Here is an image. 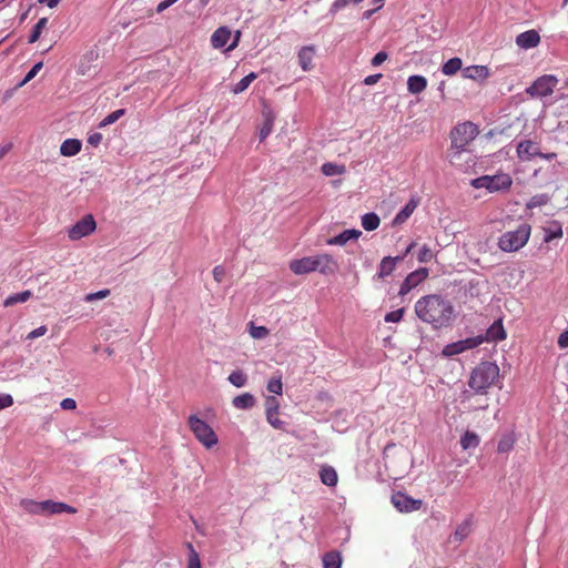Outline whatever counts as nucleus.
I'll return each mask as SVG.
<instances>
[{
	"mask_svg": "<svg viewBox=\"0 0 568 568\" xmlns=\"http://www.w3.org/2000/svg\"><path fill=\"white\" fill-rule=\"evenodd\" d=\"M231 36V30L227 27L217 28L211 37L212 47L214 49L224 48L227 44Z\"/></svg>",
	"mask_w": 568,
	"mask_h": 568,
	"instance_id": "nucleus-23",
	"label": "nucleus"
},
{
	"mask_svg": "<svg viewBox=\"0 0 568 568\" xmlns=\"http://www.w3.org/2000/svg\"><path fill=\"white\" fill-rule=\"evenodd\" d=\"M499 376V367L493 362H481L471 372L468 386L476 394H486Z\"/></svg>",
	"mask_w": 568,
	"mask_h": 568,
	"instance_id": "nucleus-2",
	"label": "nucleus"
},
{
	"mask_svg": "<svg viewBox=\"0 0 568 568\" xmlns=\"http://www.w3.org/2000/svg\"><path fill=\"white\" fill-rule=\"evenodd\" d=\"M266 388L272 394L282 395V393H283V384H282L281 376L280 377L271 378L268 381V383H267Z\"/></svg>",
	"mask_w": 568,
	"mask_h": 568,
	"instance_id": "nucleus-45",
	"label": "nucleus"
},
{
	"mask_svg": "<svg viewBox=\"0 0 568 568\" xmlns=\"http://www.w3.org/2000/svg\"><path fill=\"white\" fill-rule=\"evenodd\" d=\"M471 531V520L470 518L465 519L462 524H459L456 530L453 534L454 541L462 542L465 540Z\"/></svg>",
	"mask_w": 568,
	"mask_h": 568,
	"instance_id": "nucleus-30",
	"label": "nucleus"
},
{
	"mask_svg": "<svg viewBox=\"0 0 568 568\" xmlns=\"http://www.w3.org/2000/svg\"><path fill=\"white\" fill-rule=\"evenodd\" d=\"M13 405V397L10 394H0V410Z\"/></svg>",
	"mask_w": 568,
	"mask_h": 568,
	"instance_id": "nucleus-53",
	"label": "nucleus"
},
{
	"mask_svg": "<svg viewBox=\"0 0 568 568\" xmlns=\"http://www.w3.org/2000/svg\"><path fill=\"white\" fill-rule=\"evenodd\" d=\"M557 344L560 348H567L568 347V329L562 332L557 341Z\"/></svg>",
	"mask_w": 568,
	"mask_h": 568,
	"instance_id": "nucleus-59",
	"label": "nucleus"
},
{
	"mask_svg": "<svg viewBox=\"0 0 568 568\" xmlns=\"http://www.w3.org/2000/svg\"><path fill=\"white\" fill-rule=\"evenodd\" d=\"M82 142L78 139H67L60 146V153L63 156H73L81 151Z\"/></svg>",
	"mask_w": 568,
	"mask_h": 568,
	"instance_id": "nucleus-25",
	"label": "nucleus"
},
{
	"mask_svg": "<svg viewBox=\"0 0 568 568\" xmlns=\"http://www.w3.org/2000/svg\"><path fill=\"white\" fill-rule=\"evenodd\" d=\"M109 294H110L109 290H101L95 293L88 294L85 297V301L92 302V301H97V300H102V298L109 296Z\"/></svg>",
	"mask_w": 568,
	"mask_h": 568,
	"instance_id": "nucleus-52",
	"label": "nucleus"
},
{
	"mask_svg": "<svg viewBox=\"0 0 568 568\" xmlns=\"http://www.w3.org/2000/svg\"><path fill=\"white\" fill-rule=\"evenodd\" d=\"M314 261L316 271L323 275H332L338 271V263L331 254H317Z\"/></svg>",
	"mask_w": 568,
	"mask_h": 568,
	"instance_id": "nucleus-12",
	"label": "nucleus"
},
{
	"mask_svg": "<svg viewBox=\"0 0 568 568\" xmlns=\"http://www.w3.org/2000/svg\"><path fill=\"white\" fill-rule=\"evenodd\" d=\"M481 344H483L481 337H477V336L467 337L465 339H460V341L445 345L442 351V355L444 357H452V356L462 354L468 349L476 348Z\"/></svg>",
	"mask_w": 568,
	"mask_h": 568,
	"instance_id": "nucleus-8",
	"label": "nucleus"
},
{
	"mask_svg": "<svg viewBox=\"0 0 568 568\" xmlns=\"http://www.w3.org/2000/svg\"><path fill=\"white\" fill-rule=\"evenodd\" d=\"M187 424L196 439L206 448H211L217 443V436L212 427L206 422L200 419L196 415H191Z\"/></svg>",
	"mask_w": 568,
	"mask_h": 568,
	"instance_id": "nucleus-6",
	"label": "nucleus"
},
{
	"mask_svg": "<svg viewBox=\"0 0 568 568\" xmlns=\"http://www.w3.org/2000/svg\"><path fill=\"white\" fill-rule=\"evenodd\" d=\"M313 55H314L313 47H303L298 51V62L304 71H307L312 68Z\"/></svg>",
	"mask_w": 568,
	"mask_h": 568,
	"instance_id": "nucleus-29",
	"label": "nucleus"
},
{
	"mask_svg": "<svg viewBox=\"0 0 568 568\" xmlns=\"http://www.w3.org/2000/svg\"><path fill=\"white\" fill-rule=\"evenodd\" d=\"M549 201H550V196L548 194H546V193L536 194L528 201V203L526 204V207L531 210L535 207L546 205Z\"/></svg>",
	"mask_w": 568,
	"mask_h": 568,
	"instance_id": "nucleus-41",
	"label": "nucleus"
},
{
	"mask_svg": "<svg viewBox=\"0 0 568 568\" xmlns=\"http://www.w3.org/2000/svg\"><path fill=\"white\" fill-rule=\"evenodd\" d=\"M404 313H405V308L404 307L398 308L396 311H392V312H389V313H387L385 315V322H387V323H397V322H399L403 318Z\"/></svg>",
	"mask_w": 568,
	"mask_h": 568,
	"instance_id": "nucleus-47",
	"label": "nucleus"
},
{
	"mask_svg": "<svg viewBox=\"0 0 568 568\" xmlns=\"http://www.w3.org/2000/svg\"><path fill=\"white\" fill-rule=\"evenodd\" d=\"M11 149V144L3 145L0 149V159Z\"/></svg>",
	"mask_w": 568,
	"mask_h": 568,
	"instance_id": "nucleus-64",
	"label": "nucleus"
},
{
	"mask_svg": "<svg viewBox=\"0 0 568 568\" xmlns=\"http://www.w3.org/2000/svg\"><path fill=\"white\" fill-rule=\"evenodd\" d=\"M43 515H58L62 513L75 514L77 509L62 501L43 500Z\"/></svg>",
	"mask_w": 568,
	"mask_h": 568,
	"instance_id": "nucleus-17",
	"label": "nucleus"
},
{
	"mask_svg": "<svg viewBox=\"0 0 568 568\" xmlns=\"http://www.w3.org/2000/svg\"><path fill=\"white\" fill-rule=\"evenodd\" d=\"M48 18H41L32 28L28 43H34L40 39L42 30L47 27Z\"/></svg>",
	"mask_w": 568,
	"mask_h": 568,
	"instance_id": "nucleus-38",
	"label": "nucleus"
},
{
	"mask_svg": "<svg viewBox=\"0 0 568 568\" xmlns=\"http://www.w3.org/2000/svg\"><path fill=\"white\" fill-rule=\"evenodd\" d=\"M345 172L344 165H338L332 162L324 163L322 165V173L326 176L341 175Z\"/></svg>",
	"mask_w": 568,
	"mask_h": 568,
	"instance_id": "nucleus-40",
	"label": "nucleus"
},
{
	"mask_svg": "<svg viewBox=\"0 0 568 568\" xmlns=\"http://www.w3.org/2000/svg\"><path fill=\"white\" fill-rule=\"evenodd\" d=\"M390 501L399 513H412L420 509L422 499H416L403 491H396L392 495Z\"/></svg>",
	"mask_w": 568,
	"mask_h": 568,
	"instance_id": "nucleus-9",
	"label": "nucleus"
},
{
	"mask_svg": "<svg viewBox=\"0 0 568 568\" xmlns=\"http://www.w3.org/2000/svg\"><path fill=\"white\" fill-rule=\"evenodd\" d=\"M382 77H383L382 73H375V74L367 75L363 80V83L365 85H373V84L377 83L382 79Z\"/></svg>",
	"mask_w": 568,
	"mask_h": 568,
	"instance_id": "nucleus-57",
	"label": "nucleus"
},
{
	"mask_svg": "<svg viewBox=\"0 0 568 568\" xmlns=\"http://www.w3.org/2000/svg\"><path fill=\"white\" fill-rule=\"evenodd\" d=\"M379 224L381 219L375 212H368L362 216V226L366 231H375Z\"/></svg>",
	"mask_w": 568,
	"mask_h": 568,
	"instance_id": "nucleus-31",
	"label": "nucleus"
},
{
	"mask_svg": "<svg viewBox=\"0 0 568 568\" xmlns=\"http://www.w3.org/2000/svg\"><path fill=\"white\" fill-rule=\"evenodd\" d=\"M178 0H164V1H161L158 7H156V12L158 13H161L163 12L164 10H166L168 8H170L171 6H173Z\"/></svg>",
	"mask_w": 568,
	"mask_h": 568,
	"instance_id": "nucleus-60",
	"label": "nucleus"
},
{
	"mask_svg": "<svg viewBox=\"0 0 568 568\" xmlns=\"http://www.w3.org/2000/svg\"><path fill=\"white\" fill-rule=\"evenodd\" d=\"M266 420L275 428L283 429L285 422L277 417L280 404L276 397L267 396L265 399Z\"/></svg>",
	"mask_w": 568,
	"mask_h": 568,
	"instance_id": "nucleus-13",
	"label": "nucleus"
},
{
	"mask_svg": "<svg viewBox=\"0 0 568 568\" xmlns=\"http://www.w3.org/2000/svg\"><path fill=\"white\" fill-rule=\"evenodd\" d=\"M478 134V126L470 121L458 123L454 126L450 131V141L452 149L455 150V154H460L465 151L466 146L475 140Z\"/></svg>",
	"mask_w": 568,
	"mask_h": 568,
	"instance_id": "nucleus-4",
	"label": "nucleus"
},
{
	"mask_svg": "<svg viewBox=\"0 0 568 568\" xmlns=\"http://www.w3.org/2000/svg\"><path fill=\"white\" fill-rule=\"evenodd\" d=\"M531 226L528 223H521L514 231H507L498 240V247L507 253L517 252L526 245L530 237Z\"/></svg>",
	"mask_w": 568,
	"mask_h": 568,
	"instance_id": "nucleus-3",
	"label": "nucleus"
},
{
	"mask_svg": "<svg viewBox=\"0 0 568 568\" xmlns=\"http://www.w3.org/2000/svg\"><path fill=\"white\" fill-rule=\"evenodd\" d=\"M241 34H242V33H241V31H240V30H237V31L234 33V38H233L232 43L227 45V49H226L227 51H231V50H233V49H235V48L237 47V44H239V42H240V39H241Z\"/></svg>",
	"mask_w": 568,
	"mask_h": 568,
	"instance_id": "nucleus-61",
	"label": "nucleus"
},
{
	"mask_svg": "<svg viewBox=\"0 0 568 568\" xmlns=\"http://www.w3.org/2000/svg\"><path fill=\"white\" fill-rule=\"evenodd\" d=\"M47 333V327L45 326H40L33 331H31L29 334H28V338L29 339H34V338H38L42 335H44Z\"/></svg>",
	"mask_w": 568,
	"mask_h": 568,
	"instance_id": "nucleus-58",
	"label": "nucleus"
},
{
	"mask_svg": "<svg viewBox=\"0 0 568 568\" xmlns=\"http://www.w3.org/2000/svg\"><path fill=\"white\" fill-rule=\"evenodd\" d=\"M558 79L552 74H545L536 79L530 87L526 89V93L531 98H545L554 92Z\"/></svg>",
	"mask_w": 568,
	"mask_h": 568,
	"instance_id": "nucleus-7",
	"label": "nucleus"
},
{
	"mask_svg": "<svg viewBox=\"0 0 568 568\" xmlns=\"http://www.w3.org/2000/svg\"><path fill=\"white\" fill-rule=\"evenodd\" d=\"M43 67V63L42 62H38L36 63L28 72L27 74L24 75L22 82L20 83V85H23L26 83H28L29 81H31L37 74L38 72L42 69Z\"/></svg>",
	"mask_w": 568,
	"mask_h": 568,
	"instance_id": "nucleus-48",
	"label": "nucleus"
},
{
	"mask_svg": "<svg viewBox=\"0 0 568 568\" xmlns=\"http://www.w3.org/2000/svg\"><path fill=\"white\" fill-rule=\"evenodd\" d=\"M273 122L274 120L270 114L265 116L264 123L258 133L260 141H264L271 134L273 130Z\"/></svg>",
	"mask_w": 568,
	"mask_h": 568,
	"instance_id": "nucleus-44",
	"label": "nucleus"
},
{
	"mask_svg": "<svg viewBox=\"0 0 568 568\" xmlns=\"http://www.w3.org/2000/svg\"><path fill=\"white\" fill-rule=\"evenodd\" d=\"M232 404L237 409H251L256 404V399L251 393H244L235 396Z\"/></svg>",
	"mask_w": 568,
	"mask_h": 568,
	"instance_id": "nucleus-28",
	"label": "nucleus"
},
{
	"mask_svg": "<svg viewBox=\"0 0 568 568\" xmlns=\"http://www.w3.org/2000/svg\"><path fill=\"white\" fill-rule=\"evenodd\" d=\"M479 436L476 433L469 430H467L460 438V445L463 449L475 448L479 445Z\"/></svg>",
	"mask_w": 568,
	"mask_h": 568,
	"instance_id": "nucleus-33",
	"label": "nucleus"
},
{
	"mask_svg": "<svg viewBox=\"0 0 568 568\" xmlns=\"http://www.w3.org/2000/svg\"><path fill=\"white\" fill-rule=\"evenodd\" d=\"M60 406L62 409L65 410L74 409L77 407V402L73 398L68 397L62 399Z\"/></svg>",
	"mask_w": 568,
	"mask_h": 568,
	"instance_id": "nucleus-56",
	"label": "nucleus"
},
{
	"mask_svg": "<svg viewBox=\"0 0 568 568\" xmlns=\"http://www.w3.org/2000/svg\"><path fill=\"white\" fill-rule=\"evenodd\" d=\"M428 274L429 271L427 267H419L418 270L409 273L403 281L398 295L405 296L408 294L413 288L423 283L428 277Z\"/></svg>",
	"mask_w": 568,
	"mask_h": 568,
	"instance_id": "nucleus-11",
	"label": "nucleus"
},
{
	"mask_svg": "<svg viewBox=\"0 0 568 568\" xmlns=\"http://www.w3.org/2000/svg\"><path fill=\"white\" fill-rule=\"evenodd\" d=\"M256 78L257 75L254 72L246 74L232 88V92L234 94L244 92Z\"/></svg>",
	"mask_w": 568,
	"mask_h": 568,
	"instance_id": "nucleus-34",
	"label": "nucleus"
},
{
	"mask_svg": "<svg viewBox=\"0 0 568 568\" xmlns=\"http://www.w3.org/2000/svg\"><path fill=\"white\" fill-rule=\"evenodd\" d=\"M342 554L334 549L324 554L323 556V568H342Z\"/></svg>",
	"mask_w": 568,
	"mask_h": 568,
	"instance_id": "nucleus-26",
	"label": "nucleus"
},
{
	"mask_svg": "<svg viewBox=\"0 0 568 568\" xmlns=\"http://www.w3.org/2000/svg\"><path fill=\"white\" fill-rule=\"evenodd\" d=\"M562 236V230L558 222H554L552 226L547 230V234L545 237L546 242L551 241L552 239L561 237Z\"/></svg>",
	"mask_w": 568,
	"mask_h": 568,
	"instance_id": "nucleus-46",
	"label": "nucleus"
},
{
	"mask_svg": "<svg viewBox=\"0 0 568 568\" xmlns=\"http://www.w3.org/2000/svg\"><path fill=\"white\" fill-rule=\"evenodd\" d=\"M465 79L484 81L489 77V69L486 65H469L462 70Z\"/></svg>",
	"mask_w": 568,
	"mask_h": 568,
	"instance_id": "nucleus-20",
	"label": "nucleus"
},
{
	"mask_svg": "<svg viewBox=\"0 0 568 568\" xmlns=\"http://www.w3.org/2000/svg\"><path fill=\"white\" fill-rule=\"evenodd\" d=\"M250 334L253 338H264L268 334L265 326H254L251 324Z\"/></svg>",
	"mask_w": 568,
	"mask_h": 568,
	"instance_id": "nucleus-50",
	"label": "nucleus"
},
{
	"mask_svg": "<svg viewBox=\"0 0 568 568\" xmlns=\"http://www.w3.org/2000/svg\"><path fill=\"white\" fill-rule=\"evenodd\" d=\"M321 481L328 486L334 487L337 484L338 476L334 467L325 465L320 470Z\"/></svg>",
	"mask_w": 568,
	"mask_h": 568,
	"instance_id": "nucleus-27",
	"label": "nucleus"
},
{
	"mask_svg": "<svg viewBox=\"0 0 568 568\" xmlns=\"http://www.w3.org/2000/svg\"><path fill=\"white\" fill-rule=\"evenodd\" d=\"M475 189H487L489 192H498L508 190L513 180L507 173H499L495 175H483L471 180L470 183Z\"/></svg>",
	"mask_w": 568,
	"mask_h": 568,
	"instance_id": "nucleus-5",
	"label": "nucleus"
},
{
	"mask_svg": "<svg viewBox=\"0 0 568 568\" xmlns=\"http://www.w3.org/2000/svg\"><path fill=\"white\" fill-rule=\"evenodd\" d=\"M42 505H43V501H34L31 499H23L21 501L22 508L27 513L33 514V515H43Z\"/></svg>",
	"mask_w": 568,
	"mask_h": 568,
	"instance_id": "nucleus-36",
	"label": "nucleus"
},
{
	"mask_svg": "<svg viewBox=\"0 0 568 568\" xmlns=\"http://www.w3.org/2000/svg\"><path fill=\"white\" fill-rule=\"evenodd\" d=\"M515 437L513 434H505L497 445L498 453H508L514 448Z\"/></svg>",
	"mask_w": 568,
	"mask_h": 568,
	"instance_id": "nucleus-39",
	"label": "nucleus"
},
{
	"mask_svg": "<svg viewBox=\"0 0 568 568\" xmlns=\"http://www.w3.org/2000/svg\"><path fill=\"white\" fill-rule=\"evenodd\" d=\"M517 154L521 160H531L537 155H541V151L539 150L537 143L525 140L519 142L517 145Z\"/></svg>",
	"mask_w": 568,
	"mask_h": 568,
	"instance_id": "nucleus-18",
	"label": "nucleus"
},
{
	"mask_svg": "<svg viewBox=\"0 0 568 568\" xmlns=\"http://www.w3.org/2000/svg\"><path fill=\"white\" fill-rule=\"evenodd\" d=\"M363 0H335L329 10H328V13L331 16H334L336 14L338 11L343 10L344 8H346L347 6L349 4H358L361 3Z\"/></svg>",
	"mask_w": 568,
	"mask_h": 568,
	"instance_id": "nucleus-42",
	"label": "nucleus"
},
{
	"mask_svg": "<svg viewBox=\"0 0 568 568\" xmlns=\"http://www.w3.org/2000/svg\"><path fill=\"white\" fill-rule=\"evenodd\" d=\"M537 156L541 158V159L551 160V159L556 158V153H542L541 152V155H537Z\"/></svg>",
	"mask_w": 568,
	"mask_h": 568,
	"instance_id": "nucleus-63",
	"label": "nucleus"
},
{
	"mask_svg": "<svg viewBox=\"0 0 568 568\" xmlns=\"http://www.w3.org/2000/svg\"><path fill=\"white\" fill-rule=\"evenodd\" d=\"M427 87V80L425 77L419 74L410 75L407 80V90L412 94H418L423 92Z\"/></svg>",
	"mask_w": 568,
	"mask_h": 568,
	"instance_id": "nucleus-24",
	"label": "nucleus"
},
{
	"mask_svg": "<svg viewBox=\"0 0 568 568\" xmlns=\"http://www.w3.org/2000/svg\"><path fill=\"white\" fill-rule=\"evenodd\" d=\"M362 235V231L356 229H347L341 232L339 234L329 237L326 240L327 245H345L351 240H358V237Z\"/></svg>",
	"mask_w": 568,
	"mask_h": 568,
	"instance_id": "nucleus-19",
	"label": "nucleus"
},
{
	"mask_svg": "<svg viewBox=\"0 0 568 568\" xmlns=\"http://www.w3.org/2000/svg\"><path fill=\"white\" fill-rule=\"evenodd\" d=\"M404 260V256H385L378 266V278H385L386 276L390 275L395 268L396 263L402 262Z\"/></svg>",
	"mask_w": 568,
	"mask_h": 568,
	"instance_id": "nucleus-22",
	"label": "nucleus"
},
{
	"mask_svg": "<svg viewBox=\"0 0 568 568\" xmlns=\"http://www.w3.org/2000/svg\"><path fill=\"white\" fill-rule=\"evenodd\" d=\"M227 381L237 388L244 387L247 383V375L243 371L236 369L229 375Z\"/></svg>",
	"mask_w": 568,
	"mask_h": 568,
	"instance_id": "nucleus-35",
	"label": "nucleus"
},
{
	"mask_svg": "<svg viewBox=\"0 0 568 568\" xmlns=\"http://www.w3.org/2000/svg\"><path fill=\"white\" fill-rule=\"evenodd\" d=\"M539 42H540V36L534 29L521 32L516 37V44L520 49H525V50L532 49V48L537 47L539 44Z\"/></svg>",
	"mask_w": 568,
	"mask_h": 568,
	"instance_id": "nucleus-16",
	"label": "nucleus"
},
{
	"mask_svg": "<svg viewBox=\"0 0 568 568\" xmlns=\"http://www.w3.org/2000/svg\"><path fill=\"white\" fill-rule=\"evenodd\" d=\"M101 141H102V134H101V133H99V132H93V133H91V134L88 136V140H87V142H88L90 145L94 146V148L99 146V144L101 143Z\"/></svg>",
	"mask_w": 568,
	"mask_h": 568,
	"instance_id": "nucleus-54",
	"label": "nucleus"
},
{
	"mask_svg": "<svg viewBox=\"0 0 568 568\" xmlns=\"http://www.w3.org/2000/svg\"><path fill=\"white\" fill-rule=\"evenodd\" d=\"M31 295L32 294L30 291H22V292L9 295L4 300V306H12L18 303H24L31 297Z\"/></svg>",
	"mask_w": 568,
	"mask_h": 568,
	"instance_id": "nucleus-37",
	"label": "nucleus"
},
{
	"mask_svg": "<svg viewBox=\"0 0 568 568\" xmlns=\"http://www.w3.org/2000/svg\"><path fill=\"white\" fill-rule=\"evenodd\" d=\"M432 258H433L432 250L427 245H424L423 247H420V250L418 251V254H417L418 262L427 263Z\"/></svg>",
	"mask_w": 568,
	"mask_h": 568,
	"instance_id": "nucleus-49",
	"label": "nucleus"
},
{
	"mask_svg": "<svg viewBox=\"0 0 568 568\" xmlns=\"http://www.w3.org/2000/svg\"><path fill=\"white\" fill-rule=\"evenodd\" d=\"M225 276V268L217 265L213 268V277L217 283H221Z\"/></svg>",
	"mask_w": 568,
	"mask_h": 568,
	"instance_id": "nucleus-55",
	"label": "nucleus"
},
{
	"mask_svg": "<svg viewBox=\"0 0 568 568\" xmlns=\"http://www.w3.org/2000/svg\"><path fill=\"white\" fill-rule=\"evenodd\" d=\"M97 223L91 214L85 215L78 221L68 232V236L72 241L80 240L94 232Z\"/></svg>",
	"mask_w": 568,
	"mask_h": 568,
	"instance_id": "nucleus-10",
	"label": "nucleus"
},
{
	"mask_svg": "<svg viewBox=\"0 0 568 568\" xmlns=\"http://www.w3.org/2000/svg\"><path fill=\"white\" fill-rule=\"evenodd\" d=\"M388 59V53L386 51L377 52L371 60L372 67H379Z\"/></svg>",
	"mask_w": 568,
	"mask_h": 568,
	"instance_id": "nucleus-51",
	"label": "nucleus"
},
{
	"mask_svg": "<svg viewBox=\"0 0 568 568\" xmlns=\"http://www.w3.org/2000/svg\"><path fill=\"white\" fill-rule=\"evenodd\" d=\"M125 113L124 109H118L110 114H108L100 123L99 128H105L110 124L115 123L121 116H123Z\"/></svg>",
	"mask_w": 568,
	"mask_h": 568,
	"instance_id": "nucleus-43",
	"label": "nucleus"
},
{
	"mask_svg": "<svg viewBox=\"0 0 568 568\" xmlns=\"http://www.w3.org/2000/svg\"><path fill=\"white\" fill-rule=\"evenodd\" d=\"M290 270L296 275H304L316 271L314 256H306L291 261Z\"/></svg>",
	"mask_w": 568,
	"mask_h": 568,
	"instance_id": "nucleus-15",
	"label": "nucleus"
},
{
	"mask_svg": "<svg viewBox=\"0 0 568 568\" xmlns=\"http://www.w3.org/2000/svg\"><path fill=\"white\" fill-rule=\"evenodd\" d=\"M414 308L416 316L434 329L449 327L456 318L453 303L440 294L422 296Z\"/></svg>",
	"mask_w": 568,
	"mask_h": 568,
	"instance_id": "nucleus-1",
	"label": "nucleus"
},
{
	"mask_svg": "<svg viewBox=\"0 0 568 568\" xmlns=\"http://www.w3.org/2000/svg\"><path fill=\"white\" fill-rule=\"evenodd\" d=\"M200 567H201L200 559H199L197 555L195 554L194 557L189 560L187 568H200Z\"/></svg>",
	"mask_w": 568,
	"mask_h": 568,
	"instance_id": "nucleus-62",
	"label": "nucleus"
},
{
	"mask_svg": "<svg viewBox=\"0 0 568 568\" xmlns=\"http://www.w3.org/2000/svg\"><path fill=\"white\" fill-rule=\"evenodd\" d=\"M418 205V200L412 197L400 210L399 212L395 215V217L393 219V222L392 224L393 225H400L403 223H405L409 216L413 214V212L415 211V209L417 207Z\"/></svg>",
	"mask_w": 568,
	"mask_h": 568,
	"instance_id": "nucleus-21",
	"label": "nucleus"
},
{
	"mask_svg": "<svg viewBox=\"0 0 568 568\" xmlns=\"http://www.w3.org/2000/svg\"><path fill=\"white\" fill-rule=\"evenodd\" d=\"M507 334L503 325V320H496L486 331V334L477 335V337H481L484 342H499L506 338Z\"/></svg>",
	"mask_w": 568,
	"mask_h": 568,
	"instance_id": "nucleus-14",
	"label": "nucleus"
},
{
	"mask_svg": "<svg viewBox=\"0 0 568 568\" xmlns=\"http://www.w3.org/2000/svg\"><path fill=\"white\" fill-rule=\"evenodd\" d=\"M463 67V61L460 58H450L442 65V72L446 75L456 74Z\"/></svg>",
	"mask_w": 568,
	"mask_h": 568,
	"instance_id": "nucleus-32",
	"label": "nucleus"
}]
</instances>
